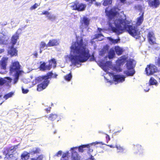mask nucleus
I'll list each match as a JSON object with an SVG mask.
<instances>
[{
  "instance_id": "20",
  "label": "nucleus",
  "mask_w": 160,
  "mask_h": 160,
  "mask_svg": "<svg viewBox=\"0 0 160 160\" xmlns=\"http://www.w3.org/2000/svg\"><path fill=\"white\" fill-rule=\"evenodd\" d=\"M135 71L133 69H130V70H128L127 71H124V73L127 76H132L135 73Z\"/></svg>"
},
{
  "instance_id": "36",
  "label": "nucleus",
  "mask_w": 160,
  "mask_h": 160,
  "mask_svg": "<svg viewBox=\"0 0 160 160\" xmlns=\"http://www.w3.org/2000/svg\"><path fill=\"white\" fill-rule=\"evenodd\" d=\"M47 44L46 45L44 42L43 41L41 42L40 44V49H41L43 48L44 47L47 46Z\"/></svg>"
},
{
  "instance_id": "27",
  "label": "nucleus",
  "mask_w": 160,
  "mask_h": 160,
  "mask_svg": "<svg viewBox=\"0 0 160 160\" xmlns=\"http://www.w3.org/2000/svg\"><path fill=\"white\" fill-rule=\"evenodd\" d=\"M125 60L124 58H122L118 59L116 62L117 64L119 66L123 65L125 62Z\"/></svg>"
},
{
  "instance_id": "9",
  "label": "nucleus",
  "mask_w": 160,
  "mask_h": 160,
  "mask_svg": "<svg viewBox=\"0 0 160 160\" xmlns=\"http://www.w3.org/2000/svg\"><path fill=\"white\" fill-rule=\"evenodd\" d=\"M149 6L150 7L157 8L160 5V0H148Z\"/></svg>"
},
{
  "instance_id": "24",
  "label": "nucleus",
  "mask_w": 160,
  "mask_h": 160,
  "mask_svg": "<svg viewBox=\"0 0 160 160\" xmlns=\"http://www.w3.org/2000/svg\"><path fill=\"white\" fill-rule=\"evenodd\" d=\"M115 148H117V152L118 153H123L124 148L120 145H116Z\"/></svg>"
},
{
  "instance_id": "17",
  "label": "nucleus",
  "mask_w": 160,
  "mask_h": 160,
  "mask_svg": "<svg viewBox=\"0 0 160 160\" xmlns=\"http://www.w3.org/2000/svg\"><path fill=\"white\" fill-rule=\"evenodd\" d=\"M8 59V58L3 57L1 60L0 64L3 69H6Z\"/></svg>"
},
{
  "instance_id": "53",
  "label": "nucleus",
  "mask_w": 160,
  "mask_h": 160,
  "mask_svg": "<svg viewBox=\"0 0 160 160\" xmlns=\"http://www.w3.org/2000/svg\"><path fill=\"white\" fill-rule=\"evenodd\" d=\"M107 145L111 148H115V147H114V146L112 145Z\"/></svg>"
},
{
  "instance_id": "44",
  "label": "nucleus",
  "mask_w": 160,
  "mask_h": 160,
  "mask_svg": "<svg viewBox=\"0 0 160 160\" xmlns=\"http://www.w3.org/2000/svg\"><path fill=\"white\" fill-rule=\"evenodd\" d=\"M39 150L38 148H36L35 150H33L32 152L33 154L38 153L39 152Z\"/></svg>"
},
{
  "instance_id": "39",
  "label": "nucleus",
  "mask_w": 160,
  "mask_h": 160,
  "mask_svg": "<svg viewBox=\"0 0 160 160\" xmlns=\"http://www.w3.org/2000/svg\"><path fill=\"white\" fill-rule=\"evenodd\" d=\"M159 57L158 58L157 61L155 62V64L158 67L160 66V54L159 55Z\"/></svg>"
},
{
  "instance_id": "28",
  "label": "nucleus",
  "mask_w": 160,
  "mask_h": 160,
  "mask_svg": "<svg viewBox=\"0 0 160 160\" xmlns=\"http://www.w3.org/2000/svg\"><path fill=\"white\" fill-rule=\"evenodd\" d=\"M18 38V36L17 35H13L12 38L11 42L12 46L15 45L17 42V40Z\"/></svg>"
},
{
  "instance_id": "34",
  "label": "nucleus",
  "mask_w": 160,
  "mask_h": 160,
  "mask_svg": "<svg viewBox=\"0 0 160 160\" xmlns=\"http://www.w3.org/2000/svg\"><path fill=\"white\" fill-rule=\"evenodd\" d=\"M134 149L135 151H140L142 149L141 146L139 144L135 145L134 146Z\"/></svg>"
},
{
  "instance_id": "26",
  "label": "nucleus",
  "mask_w": 160,
  "mask_h": 160,
  "mask_svg": "<svg viewBox=\"0 0 160 160\" xmlns=\"http://www.w3.org/2000/svg\"><path fill=\"white\" fill-rule=\"evenodd\" d=\"M115 55L114 51L112 49H111L108 52V58L109 59H111L114 57Z\"/></svg>"
},
{
  "instance_id": "47",
  "label": "nucleus",
  "mask_w": 160,
  "mask_h": 160,
  "mask_svg": "<svg viewBox=\"0 0 160 160\" xmlns=\"http://www.w3.org/2000/svg\"><path fill=\"white\" fill-rule=\"evenodd\" d=\"M106 135V138L107 140V142H108L110 140V138L109 136L107 134H105Z\"/></svg>"
},
{
  "instance_id": "21",
  "label": "nucleus",
  "mask_w": 160,
  "mask_h": 160,
  "mask_svg": "<svg viewBox=\"0 0 160 160\" xmlns=\"http://www.w3.org/2000/svg\"><path fill=\"white\" fill-rule=\"evenodd\" d=\"M114 49L116 53L118 55H121L123 51L122 49L118 46L115 47Z\"/></svg>"
},
{
  "instance_id": "12",
  "label": "nucleus",
  "mask_w": 160,
  "mask_h": 160,
  "mask_svg": "<svg viewBox=\"0 0 160 160\" xmlns=\"http://www.w3.org/2000/svg\"><path fill=\"white\" fill-rule=\"evenodd\" d=\"M90 19L84 16L80 20V23L82 26L84 25L87 27L89 24Z\"/></svg>"
},
{
  "instance_id": "43",
  "label": "nucleus",
  "mask_w": 160,
  "mask_h": 160,
  "mask_svg": "<svg viewBox=\"0 0 160 160\" xmlns=\"http://www.w3.org/2000/svg\"><path fill=\"white\" fill-rule=\"evenodd\" d=\"M86 2H88V4H90V5L92 4L93 3V2H95L96 0H84Z\"/></svg>"
},
{
  "instance_id": "1",
  "label": "nucleus",
  "mask_w": 160,
  "mask_h": 160,
  "mask_svg": "<svg viewBox=\"0 0 160 160\" xmlns=\"http://www.w3.org/2000/svg\"><path fill=\"white\" fill-rule=\"evenodd\" d=\"M106 14L108 17L109 27L113 32L119 35L126 31L136 38H138L139 37L140 32L138 26L128 25L129 22L126 18L116 19L114 22L115 27L113 26L111 21H113L115 17L119 14L118 12L114 11L111 9L109 11H107Z\"/></svg>"
},
{
  "instance_id": "18",
  "label": "nucleus",
  "mask_w": 160,
  "mask_h": 160,
  "mask_svg": "<svg viewBox=\"0 0 160 160\" xmlns=\"http://www.w3.org/2000/svg\"><path fill=\"white\" fill-rule=\"evenodd\" d=\"M39 68L42 71H45L46 70H49L48 65H46L45 62H43L40 65Z\"/></svg>"
},
{
  "instance_id": "60",
  "label": "nucleus",
  "mask_w": 160,
  "mask_h": 160,
  "mask_svg": "<svg viewBox=\"0 0 160 160\" xmlns=\"http://www.w3.org/2000/svg\"><path fill=\"white\" fill-rule=\"evenodd\" d=\"M95 144H99L100 143H101L100 142H95Z\"/></svg>"
},
{
  "instance_id": "23",
  "label": "nucleus",
  "mask_w": 160,
  "mask_h": 160,
  "mask_svg": "<svg viewBox=\"0 0 160 160\" xmlns=\"http://www.w3.org/2000/svg\"><path fill=\"white\" fill-rule=\"evenodd\" d=\"M58 117V115L55 114H51L48 117V119L51 121H53L56 120Z\"/></svg>"
},
{
  "instance_id": "51",
  "label": "nucleus",
  "mask_w": 160,
  "mask_h": 160,
  "mask_svg": "<svg viewBox=\"0 0 160 160\" xmlns=\"http://www.w3.org/2000/svg\"><path fill=\"white\" fill-rule=\"evenodd\" d=\"M62 151H61V150L59 151L57 153L56 155L57 156H58L59 155H62Z\"/></svg>"
},
{
  "instance_id": "42",
  "label": "nucleus",
  "mask_w": 160,
  "mask_h": 160,
  "mask_svg": "<svg viewBox=\"0 0 160 160\" xmlns=\"http://www.w3.org/2000/svg\"><path fill=\"white\" fill-rule=\"evenodd\" d=\"M47 18L49 20H54L55 18V17L52 15H49L47 16Z\"/></svg>"
},
{
  "instance_id": "16",
  "label": "nucleus",
  "mask_w": 160,
  "mask_h": 160,
  "mask_svg": "<svg viewBox=\"0 0 160 160\" xmlns=\"http://www.w3.org/2000/svg\"><path fill=\"white\" fill-rule=\"evenodd\" d=\"M58 44V43L57 40L53 39L50 40L47 44V47H53L57 46Z\"/></svg>"
},
{
  "instance_id": "58",
  "label": "nucleus",
  "mask_w": 160,
  "mask_h": 160,
  "mask_svg": "<svg viewBox=\"0 0 160 160\" xmlns=\"http://www.w3.org/2000/svg\"><path fill=\"white\" fill-rule=\"evenodd\" d=\"M121 2L123 3L125 2L126 0H119Z\"/></svg>"
},
{
  "instance_id": "56",
  "label": "nucleus",
  "mask_w": 160,
  "mask_h": 160,
  "mask_svg": "<svg viewBox=\"0 0 160 160\" xmlns=\"http://www.w3.org/2000/svg\"><path fill=\"white\" fill-rule=\"evenodd\" d=\"M33 55L35 56V58H37L38 56V53L37 52L33 54Z\"/></svg>"
},
{
  "instance_id": "15",
  "label": "nucleus",
  "mask_w": 160,
  "mask_h": 160,
  "mask_svg": "<svg viewBox=\"0 0 160 160\" xmlns=\"http://www.w3.org/2000/svg\"><path fill=\"white\" fill-rule=\"evenodd\" d=\"M144 12H142L140 16L137 18L136 23V26H139L142 24L144 21Z\"/></svg>"
},
{
  "instance_id": "8",
  "label": "nucleus",
  "mask_w": 160,
  "mask_h": 160,
  "mask_svg": "<svg viewBox=\"0 0 160 160\" xmlns=\"http://www.w3.org/2000/svg\"><path fill=\"white\" fill-rule=\"evenodd\" d=\"M147 37L148 42L150 44L154 45L157 44L154 34L152 31H149L147 34Z\"/></svg>"
},
{
  "instance_id": "29",
  "label": "nucleus",
  "mask_w": 160,
  "mask_h": 160,
  "mask_svg": "<svg viewBox=\"0 0 160 160\" xmlns=\"http://www.w3.org/2000/svg\"><path fill=\"white\" fill-rule=\"evenodd\" d=\"M72 77V76L71 74V72H70L68 74H66V75L64 76V79L68 81H70Z\"/></svg>"
},
{
  "instance_id": "19",
  "label": "nucleus",
  "mask_w": 160,
  "mask_h": 160,
  "mask_svg": "<svg viewBox=\"0 0 160 160\" xmlns=\"http://www.w3.org/2000/svg\"><path fill=\"white\" fill-rule=\"evenodd\" d=\"M71 158L72 160H79V157L78 152L72 150V153Z\"/></svg>"
},
{
  "instance_id": "48",
  "label": "nucleus",
  "mask_w": 160,
  "mask_h": 160,
  "mask_svg": "<svg viewBox=\"0 0 160 160\" xmlns=\"http://www.w3.org/2000/svg\"><path fill=\"white\" fill-rule=\"evenodd\" d=\"M68 152H66L65 153H63V154L62 155V158H65L66 157H67L68 156Z\"/></svg>"
},
{
  "instance_id": "50",
  "label": "nucleus",
  "mask_w": 160,
  "mask_h": 160,
  "mask_svg": "<svg viewBox=\"0 0 160 160\" xmlns=\"http://www.w3.org/2000/svg\"><path fill=\"white\" fill-rule=\"evenodd\" d=\"M51 108L50 107H49L46 109V111L47 113L50 112L51 110Z\"/></svg>"
},
{
  "instance_id": "37",
  "label": "nucleus",
  "mask_w": 160,
  "mask_h": 160,
  "mask_svg": "<svg viewBox=\"0 0 160 160\" xmlns=\"http://www.w3.org/2000/svg\"><path fill=\"white\" fill-rule=\"evenodd\" d=\"M6 81L5 79L1 78H0V86L3 85L4 83H6Z\"/></svg>"
},
{
  "instance_id": "30",
  "label": "nucleus",
  "mask_w": 160,
  "mask_h": 160,
  "mask_svg": "<svg viewBox=\"0 0 160 160\" xmlns=\"http://www.w3.org/2000/svg\"><path fill=\"white\" fill-rule=\"evenodd\" d=\"M90 147V146L89 144H87V145H81L79 147H78V150L80 152H83V148H89Z\"/></svg>"
},
{
  "instance_id": "38",
  "label": "nucleus",
  "mask_w": 160,
  "mask_h": 160,
  "mask_svg": "<svg viewBox=\"0 0 160 160\" xmlns=\"http://www.w3.org/2000/svg\"><path fill=\"white\" fill-rule=\"evenodd\" d=\"M120 40V39L119 38L115 39H112L111 41L113 43L115 44L118 43Z\"/></svg>"
},
{
  "instance_id": "62",
  "label": "nucleus",
  "mask_w": 160,
  "mask_h": 160,
  "mask_svg": "<svg viewBox=\"0 0 160 160\" xmlns=\"http://www.w3.org/2000/svg\"><path fill=\"white\" fill-rule=\"evenodd\" d=\"M95 4H96V5H97V6H98V5H100V4H98V3H97V2H96V3H95Z\"/></svg>"
},
{
  "instance_id": "41",
  "label": "nucleus",
  "mask_w": 160,
  "mask_h": 160,
  "mask_svg": "<svg viewBox=\"0 0 160 160\" xmlns=\"http://www.w3.org/2000/svg\"><path fill=\"white\" fill-rule=\"evenodd\" d=\"M50 13L47 11H44L42 12L41 14V15H47V16L48 15H49Z\"/></svg>"
},
{
  "instance_id": "14",
  "label": "nucleus",
  "mask_w": 160,
  "mask_h": 160,
  "mask_svg": "<svg viewBox=\"0 0 160 160\" xmlns=\"http://www.w3.org/2000/svg\"><path fill=\"white\" fill-rule=\"evenodd\" d=\"M9 42V38L4 36L0 37V44L7 45Z\"/></svg>"
},
{
  "instance_id": "32",
  "label": "nucleus",
  "mask_w": 160,
  "mask_h": 160,
  "mask_svg": "<svg viewBox=\"0 0 160 160\" xmlns=\"http://www.w3.org/2000/svg\"><path fill=\"white\" fill-rule=\"evenodd\" d=\"M112 3V0H103L102 4L104 6H107L111 4Z\"/></svg>"
},
{
  "instance_id": "45",
  "label": "nucleus",
  "mask_w": 160,
  "mask_h": 160,
  "mask_svg": "<svg viewBox=\"0 0 160 160\" xmlns=\"http://www.w3.org/2000/svg\"><path fill=\"white\" fill-rule=\"evenodd\" d=\"M22 91L23 94H26L28 92L29 90L28 89H24L23 88H22Z\"/></svg>"
},
{
  "instance_id": "35",
  "label": "nucleus",
  "mask_w": 160,
  "mask_h": 160,
  "mask_svg": "<svg viewBox=\"0 0 160 160\" xmlns=\"http://www.w3.org/2000/svg\"><path fill=\"white\" fill-rule=\"evenodd\" d=\"M108 46L107 45H106L105 47H104L103 48L101 52H102V54H103L107 51H108Z\"/></svg>"
},
{
  "instance_id": "13",
  "label": "nucleus",
  "mask_w": 160,
  "mask_h": 160,
  "mask_svg": "<svg viewBox=\"0 0 160 160\" xmlns=\"http://www.w3.org/2000/svg\"><path fill=\"white\" fill-rule=\"evenodd\" d=\"M48 65L49 69L50 70L52 67L53 68H55L56 66V61L55 59L54 58H52L48 60Z\"/></svg>"
},
{
  "instance_id": "63",
  "label": "nucleus",
  "mask_w": 160,
  "mask_h": 160,
  "mask_svg": "<svg viewBox=\"0 0 160 160\" xmlns=\"http://www.w3.org/2000/svg\"><path fill=\"white\" fill-rule=\"evenodd\" d=\"M71 148V149L72 150H73L74 149V148Z\"/></svg>"
},
{
  "instance_id": "2",
  "label": "nucleus",
  "mask_w": 160,
  "mask_h": 160,
  "mask_svg": "<svg viewBox=\"0 0 160 160\" xmlns=\"http://www.w3.org/2000/svg\"><path fill=\"white\" fill-rule=\"evenodd\" d=\"M71 52L78 55H71L69 58L72 65H76L80 62H86L91 57L89 50L84 44L82 39L73 42L70 47Z\"/></svg>"
},
{
  "instance_id": "10",
  "label": "nucleus",
  "mask_w": 160,
  "mask_h": 160,
  "mask_svg": "<svg viewBox=\"0 0 160 160\" xmlns=\"http://www.w3.org/2000/svg\"><path fill=\"white\" fill-rule=\"evenodd\" d=\"M18 52L16 48H14L12 46L9 48L8 53V54L10 55L11 57H12L18 55Z\"/></svg>"
},
{
  "instance_id": "25",
  "label": "nucleus",
  "mask_w": 160,
  "mask_h": 160,
  "mask_svg": "<svg viewBox=\"0 0 160 160\" xmlns=\"http://www.w3.org/2000/svg\"><path fill=\"white\" fill-rule=\"evenodd\" d=\"M29 153L27 152H25L22 154L21 158L22 159L26 160L29 158Z\"/></svg>"
},
{
  "instance_id": "49",
  "label": "nucleus",
  "mask_w": 160,
  "mask_h": 160,
  "mask_svg": "<svg viewBox=\"0 0 160 160\" xmlns=\"http://www.w3.org/2000/svg\"><path fill=\"white\" fill-rule=\"evenodd\" d=\"M95 60V58H94V56L93 55H92L91 57L90 58L89 61H94Z\"/></svg>"
},
{
  "instance_id": "6",
  "label": "nucleus",
  "mask_w": 160,
  "mask_h": 160,
  "mask_svg": "<svg viewBox=\"0 0 160 160\" xmlns=\"http://www.w3.org/2000/svg\"><path fill=\"white\" fill-rule=\"evenodd\" d=\"M20 67L18 62H12L10 67V71L12 72H15L16 75L18 76L20 73Z\"/></svg>"
},
{
  "instance_id": "5",
  "label": "nucleus",
  "mask_w": 160,
  "mask_h": 160,
  "mask_svg": "<svg viewBox=\"0 0 160 160\" xmlns=\"http://www.w3.org/2000/svg\"><path fill=\"white\" fill-rule=\"evenodd\" d=\"M70 7L72 10L82 12L85 10L86 5L85 4L79 3L78 1H75L71 3Z\"/></svg>"
},
{
  "instance_id": "46",
  "label": "nucleus",
  "mask_w": 160,
  "mask_h": 160,
  "mask_svg": "<svg viewBox=\"0 0 160 160\" xmlns=\"http://www.w3.org/2000/svg\"><path fill=\"white\" fill-rule=\"evenodd\" d=\"M102 36V35L101 33H98L96 34L95 35V38H99Z\"/></svg>"
},
{
  "instance_id": "54",
  "label": "nucleus",
  "mask_w": 160,
  "mask_h": 160,
  "mask_svg": "<svg viewBox=\"0 0 160 160\" xmlns=\"http://www.w3.org/2000/svg\"><path fill=\"white\" fill-rule=\"evenodd\" d=\"M89 159L91 160H95L93 156L91 155Z\"/></svg>"
},
{
  "instance_id": "33",
  "label": "nucleus",
  "mask_w": 160,
  "mask_h": 160,
  "mask_svg": "<svg viewBox=\"0 0 160 160\" xmlns=\"http://www.w3.org/2000/svg\"><path fill=\"white\" fill-rule=\"evenodd\" d=\"M13 94V92H11L7 94H5L4 96V98L6 100H7L8 98L12 97Z\"/></svg>"
},
{
  "instance_id": "59",
  "label": "nucleus",
  "mask_w": 160,
  "mask_h": 160,
  "mask_svg": "<svg viewBox=\"0 0 160 160\" xmlns=\"http://www.w3.org/2000/svg\"><path fill=\"white\" fill-rule=\"evenodd\" d=\"M98 29L99 32H101L102 30V29L100 28H98Z\"/></svg>"
},
{
  "instance_id": "7",
  "label": "nucleus",
  "mask_w": 160,
  "mask_h": 160,
  "mask_svg": "<svg viewBox=\"0 0 160 160\" xmlns=\"http://www.w3.org/2000/svg\"><path fill=\"white\" fill-rule=\"evenodd\" d=\"M157 69L156 66L153 64H149L147 65L145 72L147 75H152L156 72Z\"/></svg>"
},
{
  "instance_id": "11",
  "label": "nucleus",
  "mask_w": 160,
  "mask_h": 160,
  "mask_svg": "<svg viewBox=\"0 0 160 160\" xmlns=\"http://www.w3.org/2000/svg\"><path fill=\"white\" fill-rule=\"evenodd\" d=\"M114 81L118 83L122 82L125 80V77L123 75H115L113 76Z\"/></svg>"
},
{
  "instance_id": "64",
  "label": "nucleus",
  "mask_w": 160,
  "mask_h": 160,
  "mask_svg": "<svg viewBox=\"0 0 160 160\" xmlns=\"http://www.w3.org/2000/svg\"><path fill=\"white\" fill-rule=\"evenodd\" d=\"M2 158V156H0V158Z\"/></svg>"
},
{
  "instance_id": "52",
  "label": "nucleus",
  "mask_w": 160,
  "mask_h": 160,
  "mask_svg": "<svg viewBox=\"0 0 160 160\" xmlns=\"http://www.w3.org/2000/svg\"><path fill=\"white\" fill-rule=\"evenodd\" d=\"M58 76V75L57 74L55 73L53 76H52V78H57V77Z\"/></svg>"
},
{
  "instance_id": "22",
  "label": "nucleus",
  "mask_w": 160,
  "mask_h": 160,
  "mask_svg": "<svg viewBox=\"0 0 160 160\" xmlns=\"http://www.w3.org/2000/svg\"><path fill=\"white\" fill-rule=\"evenodd\" d=\"M126 66L128 70H130L133 69L134 67L133 65V60H130L126 63Z\"/></svg>"
},
{
  "instance_id": "57",
  "label": "nucleus",
  "mask_w": 160,
  "mask_h": 160,
  "mask_svg": "<svg viewBox=\"0 0 160 160\" xmlns=\"http://www.w3.org/2000/svg\"><path fill=\"white\" fill-rule=\"evenodd\" d=\"M40 157V156H39L36 159H32V160H38V159H39V158ZM41 160V159L40 160Z\"/></svg>"
},
{
  "instance_id": "3",
  "label": "nucleus",
  "mask_w": 160,
  "mask_h": 160,
  "mask_svg": "<svg viewBox=\"0 0 160 160\" xmlns=\"http://www.w3.org/2000/svg\"><path fill=\"white\" fill-rule=\"evenodd\" d=\"M53 74L52 72L48 73L46 75L42 76L39 78V81L41 82L38 84L37 87V90L38 91H41L45 89L48 85L49 83V81L48 79L52 78Z\"/></svg>"
},
{
  "instance_id": "4",
  "label": "nucleus",
  "mask_w": 160,
  "mask_h": 160,
  "mask_svg": "<svg viewBox=\"0 0 160 160\" xmlns=\"http://www.w3.org/2000/svg\"><path fill=\"white\" fill-rule=\"evenodd\" d=\"M17 147V146L14 145L5 148L2 151V153L5 156L4 160H11L15 158L14 152L16 150Z\"/></svg>"
},
{
  "instance_id": "31",
  "label": "nucleus",
  "mask_w": 160,
  "mask_h": 160,
  "mask_svg": "<svg viewBox=\"0 0 160 160\" xmlns=\"http://www.w3.org/2000/svg\"><path fill=\"white\" fill-rule=\"evenodd\" d=\"M157 83V81L153 78H150L149 81V83L150 85H156Z\"/></svg>"
},
{
  "instance_id": "61",
  "label": "nucleus",
  "mask_w": 160,
  "mask_h": 160,
  "mask_svg": "<svg viewBox=\"0 0 160 160\" xmlns=\"http://www.w3.org/2000/svg\"><path fill=\"white\" fill-rule=\"evenodd\" d=\"M6 78L9 80H10L11 79V78L9 77H7Z\"/></svg>"
},
{
  "instance_id": "40",
  "label": "nucleus",
  "mask_w": 160,
  "mask_h": 160,
  "mask_svg": "<svg viewBox=\"0 0 160 160\" xmlns=\"http://www.w3.org/2000/svg\"><path fill=\"white\" fill-rule=\"evenodd\" d=\"M38 6V5L37 3H35L33 6H32L30 8V9L31 10H33L36 9L37 8Z\"/></svg>"
},
{
  "instance_id": "55",
  "label": "nucleus",
  "mask_w": 160,
  "mask_h": 160,
  "mask_svg": "<svg viewBox=\"0 0 160 160\" xmlns=\"http://www.w3.org/2000/svg\"><path fill=\"white\" fill-rule=\"evenodd\" d=\"M4 51L5 50L4 49H0V53L4 52Z\"/></svg>"
}]
</instances>
